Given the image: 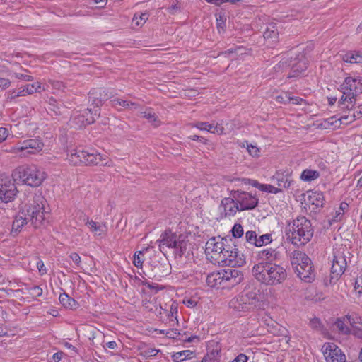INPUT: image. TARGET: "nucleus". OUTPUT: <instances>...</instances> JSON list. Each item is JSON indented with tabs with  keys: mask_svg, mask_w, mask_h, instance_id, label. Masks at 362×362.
I'll return each mask as SVG.
<instances>
[{
	"mask_svg": "<svg viewBox=\"0 0 362 362\" xmlns=\"http://www.w3.org/2000/svg\"><path fill=\"white\" fill-rule=\"evenodd\" d=\"M339 90L342 95L338 102V106L344 111V113L339 118L332 117L328 119L329 124L334 125V128L338 127L339 124L347 125L353 122L361 113V110H359L356 115L353 108L358 95L362 93V77L346 76L340 85Z\"/></svg>",
	"mask_w": 362,
	"mask_h": 362,
	"instance_id": "obj_1",
	"label": "nucleus"
},
{
	"mask_svg": "<svg viewBox=\"0 0 362 362\" xmlns=\"http://www.w3.org/2000/svg\"><path fill=\"white\" fill-rule=\"evenodd\" d=\"M205 252L211 262L220 266L235 267L245 263L243 255L238 252L230 238L221 236L209 238L206 243Z\"/></svg>",
	"mask_w": 362,
	"mask_h": 362,
	"instance_id": "obj_2",
	"label": "nucleus"
},
{
	"mask_svg": "<svg viewBox=\"0 0 362 362\" xmlns=\"http://www.w3.org/2000/svg\"><path fill=\"white\" fill-rule=\"evenodd\" d=\"M252 274L261 284L267 286H276L282 284L287 278L286 269L281 264L261 261L255 264Z\"/></svg>",
	"mask_w": 362,
	"mask_h": 362,
	"instance_id": "obj_3",
	"label": "nucleus"
},
{
	"mask_svg": "<svg viewBox=\"0 0 362 362\" xmlns=\"http://www.w3.org/2000/svg\"><path fill=\"white\" fill-rule=\"evenodd\" d=\"M66 160L73 165L81 164L111 165L107 156L102 155L93 149L85 150L82 147H71L67 151Z\"/></svg>",
	"mask_w": 362,
	"mask_h": 362,
	"instance_id": "obj_4",
	"label": "nucleus"
},
{
	"mask_svg": "<svg viewBox=\"0 0 362 362\" xmlns=\"http://www.w3.org/2000/svg\"><path fill=\"white\" fill-rule=\"evenodd\" d=\"M286 235L293 245L306 244L313 235L310 221L304 216L297 217L288 224Z\"/></svg>",
	"mask_w": 362,
	"mask_h": 362,
	"instance_id": "obj_5",
	"label": "nucleus"
},
{
	"mask_svg": "<svg viewBox=\"0 0 362 362\" xmlns=\"http://www.w3.org/2000/svg\"><path fill=\"white\" fill-rule=\"evenodd\" d=\"M12 177L14 181L32 187H37L40 186L47 178V174L36 165L25 164L14 169Z\"/></svg>",
	"mask_w": 362,
	"mask_h": 362,
	"instance_id": "obj_6",
	"label": "nucleus"
},
{
	"mask_svg": "<svg viewBox=\"0 0 362 362\" xmlns=\"http://www.w3.org/2000/svg\"><path fill=\"white\" fill-rule=\"evenodd\" d=\"M243 279V275L239 270L227 269L208 274L206 282L211 288H230L239 284Z\"/></svg>",
	"mask_w": 362,
	"mask_h": 362,
	"instance_id": "obj_7",
	"label": "nucleus"
},
{
	"mask_svg": "<svg viewBox=\"0 0 362 362\" xmlns=\"http://www.w3.org/2000/svg\"><path fill=\"white\" fill-rule=\"evenodd\" d=\"M159 248L162 253L167 252L168 249L173 250L176 255L182 256L187 250L189 245L188 236L185 234L176 235L171 231H165L158 240Z\"/></svg>",
	"mask_w": 362,
	"mask_h": 362,
	"instance_id": "obj_8",
	"label": "nucleus"
},
{
	"mask_svg": "<svg viewBox=\"0 0 362 362\" xmlns=\"http://www.w3.org/2000/svg\"><path fill=\"white\" fill-rule=\"evenodd\" d=\"M291 264L298 277L306 282H311L315 279L314 269L308 256L298 250H295L291 255Z\"/></svg>",
	"mask_w": 362,
	"mask_h": 362,
	"instance_id": "obj_9",
	"label": "nucleus"
},
{
	"mask_svg": "<svg viewBox=\"0 0 362 362\" xmlns=\"http://www.w3.org/2000/svg\"><path fill=\"white\" fill-rule=\"evenodd\" d=\"M291 264L298 277L306 282H311L315 279L314 269L308 256L298 250H295L291 255Z\"/></svg>",
	"mask_w": 362,
	"mask_h": 362,
	"instance_id": "obj_10",
	"label": "nucleus"
},
{
	"mask_svg": "<svg viewBox=\"0 0 362 362\" xmlns=\"http://www.w3.org/2000/svg\"><path fill=\"white\" fill-rule=\"evenodd\" d=\"M47 204L43 196L35 194L22 209L35 227L41 226L45 221Z\"/></svg>",
	"mask_w": 362,
	"mask_h": 362,
	"instance_id": "obj_11",
	"label": "nucleus"
},
{
	"mask_svg": "<svg viewBox=\"0 0 362 362\" xmlns=\"http://www.w3.org/2000/svg\"><path fill=\"white\" fill-rule=\"evenodd\" d=\"M258 291H245L243 293L233 298L229 303L230 309L236 313H245L254 310L259 305Z\"/></svg>",
	"mask_w": 362,
	"mask_h": 362,
	"instance_id": "obj_12",
	"label": "nucleus"
},
{
	"mask_svg": "<svg viewBox=\"0 0 362 362\" xmlns=\"http://www.w3.org/2000/svg\"><path fill=\"white\" fill-rule=\"evenodd\" d=\"M44 143L39 139H29L18 142L7 151L19 157H28L40 153Z\"/></svg>",
	"mask_w": 362,
	"mask_h": 362,
	"instance_id": "obj_13",
	"label": "nucleus"
},
{
	"mask_svg": "<svg viewBox=\"0 0 362 362\" xmlns=\"http://www.w3.org/2000/svg\"><path fill=\"white\" fill-rule=\"evenodd\" d=\"M346 253V249L342 245L334 249L330 272V284H335L344 274L347 265Z\"/></svg>",
	"mask_w": 362,
	"mask_h": 362,
	"instance_id": "obj_14",
	"label": "nucleus"
},
{
	"mask_svg": "<svg viewBox=\"0 0 362 362\" xmlns=\"http://www.w3.org/2000/svg\"><path fill=\"white\" fill-rule=\"evenodd\" d=\"M14 180L10 177L0 179V199L5 203L13 201L18 190Z\"/></svg>",
	"mask_w": 362,
	"mask_h": 362,
	"instance_id": "obj_15",
	"label": "nucleus"
},
{
	"mask_svg": "<svg viewBox=\"0 0 362 362\" xmlns=\"http://www.w3.org/2000/svg\"><path fill=\"white\" fill-rule=\"evenodd\" d=\"M232 196L238 203L240 211L252 209L257 204V199L248 192L235 191Z\"/></svg>",
	"mask_w": 362,
	"mask_h": 362,
	"instance_id": "obj_16",
	"label": "nucleus"
},
{
	"mask_svg": "<svg viewBox=\"0 0 362 362\" xmlns=\"http://www.w3.org/2000/svg\"><path fill=\"white\" fill-rule=\"evenodd\" d=\"M322 351L327 362H345L346 356L334 343H325Z\"/></svg>",
	"mask_w": 362,
	"mask_h": 362,
	"instance_id": "obj_17",
	"label": "nucleus"
},
{
	"mask_svg": "<svg viewBox=\"0 0 362 362\" xmlns=\"http://www.w3.org/2000/svg\"><path fill=\"white\" fill-rule=\"evenodd\" d=\"M99 104H101L100 100L98 102L97 107H94L93 109L88 108L84 110L82 114H80L74 118V122L78 124L79 127L93 123L95 119L100 115Z\"/></svg>",
	"mask_w": 362,
	"mask_h": 362,
	"instance_id": "obj_18",
	"label": "nucleus"
},
{
	"mask_svg": "<svg viewBox=\"0 0 362 362\" xmlns=\"http://www.w3.org/2000/svg\"><path fill=\"white\" fill-rule=\"evenodd\" d=\"M239 211L238 203L233 196L223 199L218 206V211L222 218L234 216Z\"/></svg>",
	"mask_w": 362,
	"mask_h": 362,
	"instance_id": "obj_19",
	"label": "nucleus"
},
{
	"mask_svg": "<svg viewBox=\"0 0 362 362\" xmlns=\"http://www.w3.org/2000/svg\"><path fill=\"white\" fill-rule=\"evenodd\" d=\"M42 90H45V88L42 86L40 82H35L31 84L20 86L16 90H14L11 93V97L14 98L20 96H25Z\"/></svg>",
	"mask_w": 362,
	"mask_h": 362,
	"instance_id": "obj_20",
	"label": "nucleus"
},
{
	"mask_svg": "<svg viewBox=\"0 0 362 362\" xmlns=\"http://www.w3.org/2000/svg\"><path fill=\"white\" fill-rule=\"evenodd\" d=\"M307 69V59L303 54L299 55L292 61L291 70L288 78H296L302 76Z\"/></svg>",
	"mask_w": 362,
	"mask_h": 362,
	"instance_id": "obj_21",
	"label": "nucleus"
},
{
	"mask_svg": "<svg viewBox=\"0 0 362 362\" xmlns=\"http://www.w3.org/2000/svg\"><path fill=\"white\" fill-rule=\"evenodd\" d=\"M85 224L95 237L103 238L107 232V226L105 223L96 222L93 219L87 218Z\"/></svg>",
	"mask_w": 362,
	"mask_h": 362,
	"instance_id": "obj_22",
	"label": "nucleus"
},
{
	"mask_svg": "<svg viewBox=\"0 0 362 362\" xmlns=\"http://www.w3.org/2000/svg\"><path fill=\"white\" fill-rule=\"evenodd\" d=\"M29 218L25 213V210H21L15 216L12 224L11 233H18L23 229V228L28 223Z\"/></svg>",
	"mask_w": 362,
	"mask_h": 362,
	"instance_id": "obj_23",
	"label": "nucleus"
},
{
	"mask_svg": "<svg viewBox=\"0 0 362 362\" xmlns=\"http://www.w3.org/2000/svg\"><path fill=\"white\" fill-rule=\"evenodd\" d=\"M194 127L199 130L206 131L208 132L221 135L224 134V128L221 124L207 123V122H197Z\"/></svg>",
	"mask_w": 362,
	"mask_h": 362,
	"instance_id": "obj_24",
	"label": "nucleus"
},
{
	"mask_svg": "<svg viewBox=\"0 0 362 362\" xmlns=\"http://www.w3.org/2000/svg\"><path fill=\"white\" fill-rule=\"evenodd\" d=\"M272 180L276 181L279 187L283 188H288L292 182L291 173L288 171H286L285 173L277 171L275 175H273Z\"/></svg>",
	"mask_w": 362,
	"mask_h": 362,
	"instance_id": "obj_25",
	"label": "nucleus"
},
{
	"mask_svg": "<svg viewBox=\"0 0 362 362\" xmlns=\"http://www.w3.org/2000/svg\"><path fill=\"white\" fill-rule=\"evenodd\" d=\"M324 195L320 191H308L307 192V202L315 208L322 207L324 204Z\"/></svg>",
	"mask_w": 362,
	"mask_h": 362,
	"instance_id": "obj_26",
	"label": "nucleus"
},
{
	"mask_svg": "<svg viewBox=\"0 0 362 362\" xmlns=\"http://www.w3.org/2000/svg\"><path fill=\"white\" fill-rule=\"evenodd\" d=\"M351 326V334L362 339V318H346Z\"/></svg>",
	"mask_w": 362,
	"mask_h": 362,
	"instance_id": "obj_27",
	"label": "nucleus"
},
{
	"mask_svg": "<svg viewBox=\"0 0 362 362\" xmlns=\"http://www.w3.org/2000/svg\"><path fill=\"white\" fill-rule=\"evenodd\" d=\"M258 257L262 261L272 262L278 257V252L275 249L266 248L258 253Z\"/></svg>",
	"mask_w": 362,
	"mask_h": 362,
	"instance_id": "obj_28",
	"label": "nucleus"
},
{
	"mask_svg": "<svg viewBox=\"0 0 362 362\" xmlns=\"http://www.w3.org/2000/svg\"><path fill=\"white\" fill-rule=\"evenodd\" d=\"M278 30L274 23L270 24L264 32V37L265 40H270L272 42H275L278 39Z\"/></svg>",
	"mask_w": 362,
	"mask_h": 362,
	"instance_id": "obj_29",
	"label": "nucleus"
},
{
	"mask_svg": "<svg viewBox=\"0 0 362 362\" xmlns=\"http://www.w3.org/2000/svg\"><path fill=\"white\" fill-rule=\"evenodd\" d=\"M349 324L346 318H337L334 322V326L341 334H351V326Z\"/></svg>",
	"mask_w": 362,
	"mask_h": 362,
	"instance_id": "obj_30",
	"label": "nucleus"
},
{
	"mask_svg": "<svg viewBox=\"0 0 362 362\" xmlns=\"http://www.w3.org/2000/svg\"><path fill=\"white\" fill-rule=\"evenodd\" d=\"M320 177V173L317 170L312 169L304 170L300 175V180L304 182H311Z\"/></svg>",
	"mask_w": 362,
	"mask_h": 362,
	"instance_id": "obj_31",
	"label": "nucleus"
},
{
	"mask_svg": "<svg viewBox=\"0 0 362 362\" xmlns=\"http://www.w3.org/2000/svg\"><path fill=\"white\" fill-rule=\"evenodd\" d=\"M59 300L60 303L66 308L74 309L77 306L76 301L69 297L66 293H62L59 296Z\"/></svg>",
	"mask_w": 362,
	"mask_h": 362,
	"instance_id": "obj_32",
	"label": "nucleus"
},
{
	"mask_svg": "<svg viewBox=\"0 0 362 362\" xmlns=\"http://www.w3.org/2000/svg\"><path fill=\"white\" fill-rule=\"evenodd\" d=\"M111 102L112 106L115 107H117L118 106H122L127 109H137L138 107V105L136 103L127 100L116 98L112 100Z\"/></svg>",
	"mask_w": 362,
	"mask_h": 362,
	"instance_id": "obj_33",
	"label": "nucleus"
},
{
	"mask_svg": "<svg viewBox=\"0 0 362 362\" xmlns=\"http://www.w3.org/2000/svg\"><path fill=\"white\" fill-rule=\"evenodd\" d=\"M149 15L147 12L136 13L132 18V25L136 27H141L145 24L148 20Z\"/></svg>",
	"mask_w": 362,
	"mask_h": 362,
	"instance_id": "obj_34",
	"label": "nucleus"
},
{
	"mask_svg": "<svg viewBox=\"0 0 362 362\" xmlns=\"http://www.w3.org/2000/svg\"><path fill=\"white\" fill-rule=\"evenodd\" d=\"M342 59L346 63H361L362 62V56L356 52H347L343 55Z\"/></svg>",
	"mask_w": 362,
	"mask_h": 362,
	"instance_id": "obj_35",
	"label": "nucleus"
},
{
	"mask_svg": "<svg viewBox=\"0 0 362 362\" xmlns=\"http://www.w3.org/2000/svg\"><path fill=\"white\" fill-rule=\"evenodd\" d=\"M264 325L267 326V330L274 334H278L280 332L279 325L273 320V318H262Z\"/></svg>",
	"mask_w": 362,
	"mask_h": 362,
	"instance_id": "obj_36",
	"label": "nucleus"
},
{
	"mask_svg": "<svg viewBox=\"0 0 362 362\" xmlns=\"http://www.w3.org/2000/svg\"><path fill=\"white\" fill-rule=\"evenodd\" d=\"M254 186L256 187L260 191L271 193V194H278L281 192V188L275 187L274 186L269 185V184L257 183Z\"/></svg>",
	"mask_w": 362,
	"mask_h": 362,
	"instance_id": "obj_37",
	"label": "nucleus"
},
{
	"mask_svg": "<svg viewBox=\"0 0 362 362\" xmlns=\"http://www.w3.org/2000/svg\"><path fill=\"white\" fill-rule=\"evenodd\" d=\"M193 352L190 350H184L182 351L176 352L172 356L173 361L175 362H181L184 360L191 358Z\"/></svg>",
	"mask_w": 362,
	"mask_h": 362,
	"instance_id": "obj_38",
	"label": "nucleus"
},
{
	"mask_svg": "<svg viewBox=\"0 0 362 362\" xmlns=\"http://www.w3.org/2000/svg\"><path fill=\"white\" fill-rule=\"evenodd\" d=\"M144 250L136 251L133 256V264L139 269H141L143 267V263L144 262Z\"/></svg>",
	"mask_w": 362,
	"mask_h": 362,
	"instance_id": "obj_39",
	"label": "nucleus"
},
{
	"mask_svg": "<svg viewBox=\"0 0 362 362\" xmlns=\"http://www.w3.org/2000/svg\"><path fill=\"white\" fill-rule=\"evenodd\" d=\"M139 349L140 351L139 354L141 356L146 358L153 357V356H156L158 354V353L159 352V350H158V349L146 347V346H140L139 348Z\"/></svg>",
	"mask_w": 362,
	"mask_h": 362,
	"instance_id": "obj_40",
	"label": "nucleus"
},
{
	"mask_svg": "<svg viewBox=\"0 0 362 362\" xmlns=\"http://www.w3.org/2000/svg\"><path fill=\"white\" fill-rule=\"evenodd\" d=\"M199 297L195 294L191 296H186L182 300V303L184 305H185L187 308H194L197 303H199Z\"/></svg>",
	"mask_w": 362,
	"mask_h": 362,
	"instance_id": "obj_41",
	"label": "nucleus"
},
{
	"mask_svg": "<svg viewBox=\"0 0 362 362\" xmlns=\"http://www.w3.org/2000/svg\"><path fill=\"white\" fill-rule=\"evenodd\" d=\"M286 98L284 100L283 96H278L277 100L284 103H291L292 104L301 105L304 100L299 97H291L288 95H285Z\"/></svg>",
	"mask_w": 362,
	"mask_h": 362,
	"instance_id": "obj_42",
	"label": "nucleus"
},
{
	"mask_svg": "<svg viewBox=\"0 0 362 362\" xmlns=\"http://www.w3.org/2000/svg\"><path fill=\"white\" fill-rule=\"evenodd\" d=\"M272 238L271 234H269V233L264 234V235L258 237L256 247H262L264 245H267L269 244L270 243H272Z\"/></svg>",
	"mask_w": 362,
	"mask_h": 362,
	"instance_id": "obj_43",
	"label": "nucleus"
},
{
	"mask_svg": "<svg viewBox=\"0 0 362 362\" xmlns=\"http://www.w3.org/2000/svg\"><path fill=\"white\" fill-rule=\"evenodd\" d=\"M200 362H220L218 352L213 351L208 353Z\"/></svg>",
	"mask_w": 362,
	"mask_h": 362,
	"instance_id": "obj_44",
	"label": "nucleus"
},
{
	"mask_svg": "<svg viewBox=\"0 0 362 362\" xmlns=\"http://www.w3.org/2000/svg\"><path fill=\"white\" fill-rule=\"evenodd\" d=\"M245 238L247 243L256 247L258 237L255 231H247Z\"/></svg>",
	"mask_w": 362,
	"mask_h": 362,
	"instance_id": "obj_45",
	"label": "nucleus"
},
{
	"mask_svg": "<svg viewBox=\"0 0 362 362\" xmlns=\"http://www.w3.org/2000/svg\"><path fill=\"white\" fill-rule=\"evenodd\" d=\"M140 115L144 118H146L150 122L152 123L156 122L157 119L156 115L151 109H147L144 111H141Z\"/></svg>",
	"mask_w": 362,
	"mask_h": 362,
	"instance_id": "obj_46",
	"label": "nucleus"
},
{
	"mask_svg": "<svg viewBox=\"0 0 362 362\" xmlns=\"http://www.w3.org/2000/svg\"><path fill=\"white\" fill-rule=\"evenodd\" d=\"M248 153L252 157H259L260 155V149L257 145L252 144H246Z\"/></svg>",
	"mask_w": 362,
	"mask_h": 362,
	"instance_id": "obj_47",
	"label": "nucleus"
},
{
	"mask_svg": "<svg viewBox=\"0 0 362 362\" xmlns=\"http://www.w3.org/2000/svg\"><path fill=\"white\" fill-rule=\"evenodd\" d=\"M231 233L234 238H240L244 234L243 228L240 223H235L231 229Z\"/></svg>",
	"mask_w": 362,
	"mask_h": 362,
	"instance_id": "obj_48",
	"label": "nucleus"
},
{
	"mask_svg": "<svg viewBox=\"0 0 362 362\" xmlns=\"http://www.w3.org/2000/svg\"><path fill=\"white\" fill-rule=\"evenodd\" d=\"M354 291L358 297L362 296V276L357 277L354 283Z\"/></svg>",
	"mask_w": 362,
	"mask_h": 362,
	"instance_id": "obj_49",
	"label": "nucleus"
},
{
	"mask_svg": "<svg viewBox=\"0 0 362 362\" xmlns=\"http://www.w3.org/2000/svg\"><path fill=\"white\" fill-rule=\"evenodd\" d=\"M49 83L52 85V88L54 90V93L59 91H63L65 89L64 83L59 81H49Z\"/></svg>",
	"mask_w": 362,
	"mask_h": 362,
	"instance_id": "obj_50",
	"label": "nucleus"
},
{
	"mask_svg": "<svg viewBox=\"0 0 362 362\" xmlns=\"http://www.w3.org/2000/svg\"><path fill=\"white\" fill-rule=\"evenodd\" d=\"M28 293L33 297V298H37L42 295V289L37 286H33L28 288Z\"/></svg>",
	"mask_w": 362,
	"mask_h": 362,
	"instance_id": "obj_51",
	"label": "nucleus"
},
{
	"mask_svg": "<svg viewBox=\"0 0 362 362\" xmlns=\"http://www.w3.org/2000/svg\"><path fill=\"white\" fill-rule=\"evenodd\" d=\"M309 324L310 327L318 330H321L323 327L320 318H311Z\"/></svg>",
	"mask_w": 362,
	"mask_h": 362,
	"instance_id": "obj_52",
	"label": "nucleus"
},
{
	"mask_svg": "<svg viewBox=\"0 0 362 362\" xmlns=\"http://www.w3.org/2000/svg\"><path fill=\"white\" fill-rule=\"evenodd\" d=\"M344 214L339 209H337L333 214L332 219L330 221V224L341 221L344 218Z\"/></svg>",
	"mask_w": 362,
	"mask_h": 362,
	"instance_id": "obj_53",
	"label": "nucleus"
},
{
	"mask_svg": "<svg viewBox=\"0 0 362 362\" xmlns=\"http://www.w3.org/2000/svg\"><path fill=\"white\" fill-rule=\"evenodd\" d=\"M69 257L73 261V262L76 264L77 268L81 267V259L78 253L71 252L69 255Z\"/></svg>",
	"mask_w": 362,
	"mask_h": 362,
	"instance_id": "obj_54",
	"label": "nucleus"
},
{
	"mask_svg": "<svg viewBox=\"0 0 362 362\" xmlns=\"http://www.w3.org/2000/svg\"><path fill=\"white\" fill-rule=\"evenodd\" d=\"M11 85V81L8 78H0V91H2L7 88H8Z\"/></svg>",
	"mask_w": 362,
	"mask_h": 362,
	"instance_id": "obj_55",
	"label": "nucleus"
},
{
	"mask_svg": "<svg viewBox=\"0 0 362 362\" xmlns=\"http://www.w3.org/2000/svg\"><path fill=\"white\" fill-rule=\"evenodd\" d=\"M9 134V130L6 127H0V143L6 139Z\"/></svg>",
	"mask_w": 362,
	"mask_h": 362,
	"instance_id": "obj_56",
	"label": "nucleus"
},
{
	"mask_svg": "<svg viewBox=\"0 0 362 362\" xmlns=\"http://www.w3.org/2000/svg\"><path fill=\"white\" fill-rule=\"evenodd\" d=\"M226 16L223 14L219 13L216 15V21H217V25L218 28H223L224 25V23L226 21Z\"/></svg>",
	"mask_w": 362,
	"mask_h": 362,
	"instance_id": "obj_57",
	"label": "nucleus"
},
{
	"mask_svg": "<svg viewBox=\"0 0 362 362\" xmlns=\"http://www.w3.org/2000/svg\"><path fill=\"white\" fill-rule=\"evenodd\" d=\"M36 264H37V267L38 271L40 273V274L43 275L47 272V269H46L45 264L42 260L37 259Z\"/></svg>",
	"mask_w": 362,
	"mask_h": 362,
	"instance_id": "obj_58",
	"label": "nucleus"
},
{
	"mask_svg": "<svg viewBox=\"0 0 362 362\" xmlns=\"http://www.w3.org/2000/svg\"><path fill=\"white\" fill-rule=\"evenodd\" d=\"M16 77L18 79H22L25 81H33V77L30 75H24L22 74H16Z\"/></svg>",
	"mask_w": 362,
	"mask_h": 362,
	"instance_id": "obj_59",
	"label": "nucleus"
},
{
	"mask_svg": "<svg viewBox=\"0 0 362 362\" xmlns=\"http://www.w3.org/2000/svg\"><path fill=\"white\" fill-rule=\"evenodd\" d=\"M247 357L245 354H239L232 362H247Z\"/></svg>",
	"mask_w": 362,
	"mask_h": 362,
	"instance_id": "obj_60",
	"label": "nucleus"
},
{
	"mask_svg": "<svg viewBox=\"0 0 362 362\" xmlns=\"http://www.w3.org/2000/svg\"><path fill=\"white\" fill-rule=\"evenodd\" d=\"M104 347H107L110 349H117V344L115 341L107 342L104 346Z\"/></svg>",
	"mask_w": 362,
	"mask_h": 362,
	"instance_id": "obj_61",
	"label": "nucleus"
},
{
	"mask_svg": "<svg viewBox=\"0 0 362 362\" xmlns=\"http://www.w3.org/2000/svg\"><path fill=\"white\" fill-rule=\"evenodd\" d=\"M166 335L169 338L175 339V338H177L180 335V333L177 332L176 331H174V330H168L166 332Z\"/></svg>",
	"mask_w": 362,
	"mask_h": 362,
	"instance_id": "obj_62",
	"label": "nucleus"
},
{
	"mask_svg": "<svg viewBox=\"0 0 362 362\" xmlns=\"http://www.w3.org/2000/svg\"><path fill=\"white\" fill-rule=\"evenodd\" d=\"M170 313L172 316L177 315V305L175 302H173L170 305Z\"/></svg>",
	"mask_w": 362,
	"mask_h": 362,
	"instance_id": "obj_63",
	"label": "nucleus"
},
{
	"mask_svg": "<svg viewBox=\"0 0 362 362\" xmlns=\"http://www.w3.org/2000/svg\"><path fill=\"white\" fill-rule=\"evenodd\" d=\"M88 329L89 335L88 336V337L90 340L93 341L96 337V331L93 327H89Z\"/></svg>",
	"mask_w": 362,
	"mask_h": 362,
	"instance_id": "obj_64",
	"label": "nucleus"
}]
</instances>
